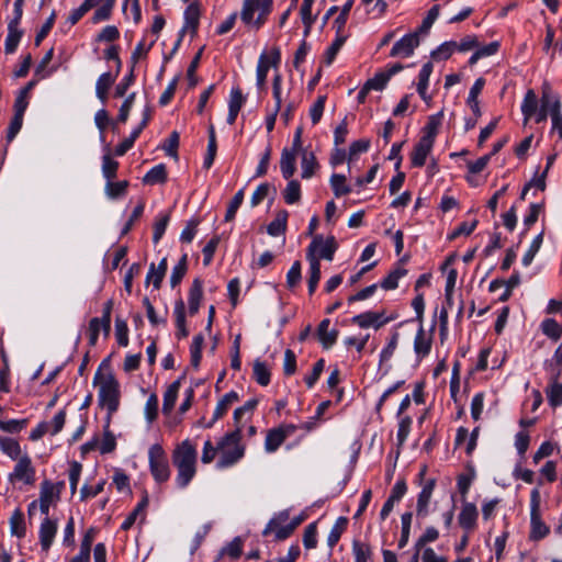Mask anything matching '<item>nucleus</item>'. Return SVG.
Here are the masks:
<instances>
[{"label":"nucleus","mask_w":562,"mask_h":562,"mask_svg":"<svg viewBox=\"0 0 562 562\" xmlns=\"http://www.w3.org/2000/svg\"><path fill=\"white\" fill-rule=\"evenodd\" d=\"M11 535L22 539L26 535V526L24 515L21 509L16 508L9 520Z\"/></svg>","instance_id":"obj_32"},{"label":"nucleus","mask_w":562,"mask_h":562,"mask_svg":"<svg viewBox=\"0 0 562 562\" xmlns=\"http://www.w3.org/2000/svg\"><path fill=\"white\" fill-rule=\"evenodd\" d=\"M540 504H541L540 491H539V488H533L530 492L529 539L531 541L542 540L550 533V527L542 519Z\"/></svg>","instance_id":"obj_6"},{"label":"nucleus","mask_w":562,"mask_h":562,"mask_svg":"<svg viewBox=\"0 0 562 562\" xmlns=\"http://www.w3.org/2000/svg\"><path fill=\"white\" fill-rule=\"evenodd\" d=\"M217 443L220 457L216 468L220 470L237 464L245 456L246 447L241 442V426H237L233 431L225 434Z\"/></svg>","instance_id":"obj_3"},{"label":"nucleus","mask_w":562,"mask_h":562,"mask_svg":"<svg viewBox=\"0 0 562 562\" xmlns=\"http://www.w3.org/2000/svg\"><path fill=\"white\" fill-rule=\"evenodd\" d=\"M310 262V277H308V293L312 295L321 280V263L316 259H312Z\"/></svg>","instance_id":"obj_54"},{"label":"nucleus","mask_w":562,"mask_h":562,"mask_svg":"<svg viewBox=\"0 0 562 562\" xmlns=\"http://www.w3.org/2000/svg\"><path fill=\"white\" fill-rule=\"evenodd\" d=\"M273 0H244L240 20L250 30L258 31L272 10Z\"/></svg>","instance_id":"obj_4"},{"label":"nucleus","mask_w":562,"mask_h":562,"mask_svg":"<svg viewBox=\"0 0 562 562\" xmlns=\"http://www.w3.org/2000/svg\"><path fill=\"white\" fill-rule=\"evenodd\" d=\"M167 180V170L165 165L159 164L153 167L143 178L146 184L164 183Z\"/></svg>","instance_id":"obj_41"},{"label":"nucleus","mask_w":562,"mask_h":562,"mask_svg":"<svg viewBox=\"0 0 562 562\" xmlns=\"http://www.w3.org/2000/svg\"><path fill=\"white\" fill-rule=\"evenodd\" d=\"M22 37V31L19 30L16 21H10L8 24V35L4 43V50L7 54H13Z\"/></svg>","instance_id":"obj_28"},{"label":"nucleus","mask_w":562,"mask_h":562,"mask_svg":"<svg viewBox=\"0 0 562 562\" xmlns=\"http://www.w3.org/2000/svg\"><path fill=\"white\" fill-rule=\"evenodd\" d=\"M200 19V9L196 3H191L184 11V26L182 32L190 30L192 34L196 33Z\"/></svg>","instance_id":"obj_35"},{"label":"nucleus","mask_w":562,"mask_h":562,"mask_svg":"<svg viewBox=\"0 0 562 562\" xmlns=\"http://www.w3.org/2000/svg\"><path fill=\"white\" fill-rule=\"evenodd\" d=\"M330 186L336 198L347 195L351 192V188L346 184V176L340 173L331 175Z\"/></svg>","instance_id":"obj_45"},{"label":"nucleus","mask_w":562,"mask_h":562,"mask_svg":"<svg viewBox=\"0 0 562 562\" xmlns=\"http://www.w3.org/2000/svg\"><path fill=\"white\" fill-rule=\"evenodd\" d=\"M546 370L549 375L553 374L554 370H559V375L562 373V344L555 349L551 360L544 363Z\"/></svg>","instance_id":"obj_64"},{"label":"nucleus","mask_w":562,"mask_h":562,"mask_svg":"<svg viewBox=\"0 0 562 562\" xmlns=\"http://www.w3.org/2000/svg\"><path fill=\"white\" fill-rule=\"evenodd\" d=\"M436 486V481L434 479H430L426 481L423 486L422 491L418 494L417 497V505H416V514L418 517H426L429 514V503L434 493Z\"/></svg>","instance_id":"obj_15"},{"label":"nucleus","mask_w":562,"mask_h":562,"mask_svg":"<svg viewBox=\"0 0 562 562\" xmlns=\"http://www.w3.org/2000/svg\"><path fill=\"white\" fill-rule=\"evenodd\" d=\"M169 215L168 214H159L154 223V233H153V241L154 244H158L159 240L162 238L166 228L169 223Z\"/></svg>","instance_id":"obj_60"},{"label":"nucleus","mask_w":562,"mask_h":562,"mask_svg":"<svg viewBox=\"0 0 562 562\" xmlns=\"http://www.w3.org/2000/svg\"><path fill=\"white\" fill-rule=\"evenodd\" d=\"M286 221H288V212L280 211L276 218L269 223L267 227V232L271 236H280L285 233L286 229Z\"/></svg>","instance_id":"obj_40"},{"label":"nucleus","mask_w":562,"mask_h":562,"mask_svg":"<svg viewBox=\"0 0 562 562\" xmlns=\"http://www.w3.org/2000/svg\"><path fill=\"white\" fill-rule=\"evenodd\" d=\"M3 367L0 368V392L9 393L11 390L10 367L5 352L1 351Z\"/></svg>","instance_id":"obj_53"},{"label":"nucleus","mask_w":562,"mask_h":562,"mask_svg":"<svg viewBox=\"0 0 562 562\" xmlns=\"http://www.w3.org/2000/svg\"><path fill=\"white\" fill-rule=\"evenodd\" d=\"M542 333L558 341L562 337V326L553 318H547L541 323Z\"/></svg>","instance_id":"obj_48"},{"label":"nucleus","mask_w":562,"mask_h":562,"mask_svg":"<svg viewBox=\"0 0 562 562\" xmlns=\"http://www.w3.org/2000/svg\"><path fill=\"white\" fill-rule=\"evenodd\" d=\"M143 131L139 130L137 126L131 132L130 136L125 138L123 142H121L115 147V155L116 156H124L134 145L135 140L138 138Z\"/></svg>","instance_id":"obj_58"},{"label":"nucleus","mask_w":562,"mask_h":562,"mask_svg":"<svg viewBox=\"0 0 562 562\" xmlns=\"http://www.w3.org/2000/svg\"><path fill=\"white\" fill-rule=\"evenodd\" d=\"M560 376L559 370H554L553 374L549 375V384L544 390L548 403L553 408L562 405V383L559 382Z\"/></svg>","instance_id":"obj_16"},{"label":"nucleus","mask_w":562,"mask_h":562,"mask_svg":"<svg viewBox=\"0 0 562 562\" xmlns=\"http://www.w3.org/2000/svg\"><path fill=\"white\" fill-rule=\"evenodd\" d=\"M114 80H115V77L109 71L103 72L98 78L97 83H95V94L102 103H104L106 101L108 91H109L110 87L113 85Z\"/></svg>","instance_id":"obj_33"},{"label":"nucleus","mask_w":562,"mask_h":562,"mask_svg":"<svg viewBox=\"0 0 562 562\" xmlns=\"http://www.w3.org/2000/svg\"><path fill=\"white\" fill-rule=\"evenodd\" d=\"M216 454H218V443L214 445L210 439L205 440L202 448L201 462L210 464L214 461Z\"/></svg>","instance_id":"obj_62"},{"label":"nucleus","mask_w":562,"mask_h":562,"mask_svg":"<svg viewBox=\"0 0 562 562\" xmlns=\"http://www.w3.org/2000/svg\"><path fill=\"white\" fill-rule=\"evenodd\" d=\"M175 322L177 327L176 336L178 339L186 338L189 335V330L186 325V305L184 302L179 299L175 303L173 307Z\"/></svg>","instance_id":"obj_23"},{"label":"nucleus","mask_w":562,"mask_h":562,"mask_svg":"<svg viewBox=\"0 0 562 562\" xmlns=\"http://www.w3.org/2000/svg\"><path fill=\"white\" fill-rule=\"evenodd\" d=\"M64 487V481L53 483L48 480H44L41 483L40 498L53 505L59 501Z\"/></svg>","instance_id":"obj_17"},{"label":"nucleus","mask_w":562,"mask_h":562,"mask_svg":"<svg viewBox=\"0 0 562 562\" xmlns=\"http://www.w3.org/2000/svg\"><path fill=\"white\" fill-rule=\"evenodd\" d=\"M180 390V380L172 382L166 390L164 394V403H162V412L165 414H170L175 407L178 393Z\"/></svg>","instance_id":"obj_36"},{"label":"nucleus","mask_w":562,"mask_h":562,"mask_svg":"<svg viewBox=\"0 0 562 562\" xmlns=\"http://www.w3.org/2000/svg\"><path fill=\"white\" fill-rule=\"evenodd\" d=\"M434 70L432 63L428 61L423 65L419 74H418V82H417V92L424 101H429L430 97L427 94V89L429 86V77Z\"/></svg>","instance_id":"obj_25"},{"label":"nucleus","mask_w":562,"mask_h":562,"mask_svg":"<svg viewBox=\"0 0 562 562\" xmlns=\"http://www.w3.org/2000/svg\"><path fill=\"white\" fill-rule=\"evenodd\" d=\"M203 296V284L199 279L193 280L192 285L189 291L188 304H189V313L194 315L198 313L200 308V303Z\"/></svg>","instance_id":"obj_27"},{"label":"nucleus","mask_w":562,"mask_h":562,"mask_svg":"<svg viewBox=\"0 0 562 562\" xmlns=\"http://www.w3.org/2000/svg\"><path fill=\"white\" fill-rule=\"evenodd\" d=\"M313 3L303 1L300 10L301 19L304 24V35L307 36L316 20V15L312 14Z\"/></svg>","instance_id":"obj_50"},{"label":"nucleus","mask_w":562,"mask_h":562,"mask_svg":"<svg viewBox=\"0 0 562 562\" xmlns=\"http://www.w3.org/2000/svg\"><path fill=\"white\" fill-rule=\"evenodd\" d=\"M0 450L3 454L14 461L23 458L24 454V452H22L20 442L11 437L0 436Z\"/></svg>","instance_id":"obj_24"},{"label":"nucleus","mask_w":562,"mask_h":562,"mask_svg":"<svg viewBox=\"0 0 562 562\" xmlns=\"http://www.w3.org/2000/svg\"><path fill=\"white\" fill-rule=\"evenodd\" d=\"M330 321L323 319L317 328L318 339L325 348H330L337 340L338 331L336 329L329 330Z\"/></svg>","instance_id":"obj_29"},{"label":"nucleus","mask_w":562,"mask_h":562,"mask_svg":"<svg viewBox=\"0 0 562 562\" xmlns=\"http://www.w3.org/2000/svg\"><path fill=\"white\" fill-rule=\"evenodd\" d=\"M387 82H389L387 76L384 75L383 71H379L372 78L368 79L366 81L364 86L370 91H372V90L381 91V90H383L385 88Z\"/></svg>","instance_id":"obj_63"},{"label":"nucleus","mask_w":562,"mask_h":562,"mask_svg":"<svg viewBox=\"0 0 562 562\" xmlns=\"http://www.w3.org/2000/svg\"><path fill=\"white\" fill-rule=\"evenodd\" d=\"M542 241H543V232H541L540 234H538L531 241L528 250L525 252L522 259H521V263L525 266V267H528L536 254L539 251V249L541 248V245H542Z\"/></svg>","instance_id":"obj_52"},{"label":"nucleus","mask_w":562,"mask_h":562,"mask_svg":"<svg viewBox=\"0 0 562 562\" xmlns=\"http://www.w3.org/2000/svg\"><path fill=\"white\" fill-rule=\"evenodd\" d=\"M442 117H443L442 111H440L434 115H430L428 117V122H427L426 126L424 127V135L422 136V138L428 139L431 143H435L436 136L439 131V126L441 125V122H442Z\"/></svg>","instance_id":"obj_34"},{"label":"nucleus","mask_w":562,"mask_h":562,"mask_svg":"<svg viewBox=\"0 0 562 562\" xmlns=\"http://www.w3.org/2000/svg\"><path fill=\"white\" fill-rule=\"evenodd\" d=\"M171 462L176 469L175 484L184 490L198 473V450L195 443L184 439L177 443L171 452Z\"/></svg>","instance_id":"obj_1"},{"label":"nucleus","mask_w":562,"mask_h":562,"mask_svg":"<svg viewBox=\"0 0 562 562\" xmlns=\"http://www.w3.org/2000/svg\"><path fill=\"white\" fill-rule=\"evenodd\" d=\"M8 480L13 485L23 484L32 486L35 484L36 469L27 452H24L23 458L16 460L13 470L8 474Z\"/></svg>","instance_id":"obj_7"},{"label":"nucleus","mask_w":562,"mask_h":562,"mask_svg":"<svg viewBox=\"0 0 562 562\" xmlns=\"http://www.w3.org/2000/svg\"><path fill=\"white\" fill-rule=\"evenodd\" d=\"M187 255H183L179 262L172 268L170 276V285L171 288H176L184 277L187 272Z\"/></svg>","instance_id":"obj_56"},{"label":"nucleus","mask_w":562,"mask_h":562,"mask_svg":"<svg viewBox=\"0 0 562 562\" xmlns=\"http://www.w3.org/2000/svg\"><path fill=\"white\" fill-rule=\"evenodd\" d=\"M387 322L389 318H382V314L376 312H366L352 317V323L357 324L361 328H379Z\"/></svg>","instance_id":"obj_21"},{"label":"nucleus","mask_w":562,"mask_h":562,"mask_svg":"<svg viewBox=\"0 0 562 562\" xmlns=\"http://www.w3.org/2000/svg\"><path fill=\"white\" fill-rule=\"evenodd\" d=\"M432 146L434 143L420 137L411 155L412 166L418 168L423 167L426 162L427 156L430 154L432 149Z\"/></svg>","instance_id":"obj_20"},{"label":"nucleus","mask_w":562,"mask_h":562,"mask_svg":"<svg viewBox=\"0 0 562 562\" xmlns=\"http://www.w3.org/2000/svg\"><path fill=\"white\" fill-rule=\"evenodd\" d=\"M148 506V497L145 495L136 507L128 514L121 525V529L128 530L136 521L137 517L142 515V519L145 518V509Z\"/></svg>","instance_id":"obj_37"},{"label":"nucleus","mask_w":562,"mask_h":562,"mask_svg":"<svg viewBox=\"0 0 562 562\" xmlns=\"http://www.w3.org/2000/svg\"><path fill=\"white\" fill-rule=\"evenodd\" d=\"M296 430L292 424H282L267 431L265 439V451L267 453L276 452L286 438L291 437Z\"/></svg>","instance_id":"obj_11"},{"label":"nucleus","mask_w":562,"mask_h":562,"mask_svg":"<svg viewBox=\"0 0 562 562\" xmlns=\"http://www.w3.org/2000/svg\"><path fill=\"white\" fill-rule=\"evenodd\" d=\"M289 519V512L283 510L276 515L273 518L269 520L267 526L265 527L262 535L269 536L270 533H274V539L278 541L285 540L289 538L293 531L295 530V525L286 524Z\"/></svg>","instance_id":"obj_10"},{"label":"nucleus","mask_w":562,"mask_h":562,"mask_svg":"<svg viewBox=\"0 0 562 562\" xmlns=\"http://www.w3.org/2000/svg\"><path fill=\"white\" fill-rule=\"evenodd\" d=\"M216 149H217V146H216L215 130H214L213 125H210L207 153H206V156H205L204 162H203V165L206 169L211 168V166L213 165V161H214V158L216 155Z\"/></svg>","instance_id":"obj_51"},{"label":"nucleus","mask_w":562,"mask_h":562,"mask_svg":"<svg viewBox=\"0 0 562 562\" xmlns=\"http://www.w3.org/2000/svg\"><path fill=\"white\" fill-rule=\"evenodd\" d=\"M456 50L457 42H445L431 52V58L435 60H447Z\"/></svg>","instance_id":"obj_49"},{"label":"nucleus","mask_w":562,"mask_h":562,"mask_svg":"<svg viewBox=\"0 0 562 562\" xmlns=\"http://www.w3.org/2000/svg\"><path fill=\"white\" fill-rule=\"evenodd\" d=\"M128 188V181L122 180L114 182L113 180L106 181L104 187L105 195L111 199L115 200L117 198H121L126 194V190Z\"/></svg>","instance_id":"obj_39"},{"label":"nucleus","mask_w":562,"mask_h":562,"mask_svg":"<svg viewBox=\"0 0 562 562\" xmlns=\"http://www.w3.org/2000/svg\"><path fill=\"white\" fill-rule=\"evenodd\" d=\"M57 532V522L49 518H45L38 530L40 544L43 551H48L52 547Z\"/></svg>","instance_id":"obj_18"},{"label":"nucleus","mask_w":562,"mask_h":562,"mask_svg":"<svg viewBox=\"0 0 562 562\" xmlns=\"http://www.w3.org/2000/svg\"><path fill=\"white\" fill-rule=\"evenodd\" d=\"M407 274V270L403 267H397L392 270L386 278H384L380 286L384 290H394L398 286V281Z\"/></svg>","instance_id":"obj_42"},{"label":"nucleus","mask_w":562,"mask_h":562,"mask_svg":"<svg viewBox=\"0 0 562 562\" xmlns=\"http://www.w3.org/2000/svg\"><path fill=\"white\" fill-rule=\"evenodd\" d=\"M296 153L290 151L289 148H284L281 154L280 169L284 179L289 180L295 172V160Z\"/></svg>","instance_id":"obj_30"},{"label":"nucleus","mask_w":562,"mask_h":562,"mask_svg":"<svg viewBox=\"0 0 562 562\" xmlns=\"http://www.w3.org/2000/svg\"><path fill=\"white\" fill-rule=\"evenodd\" d=\"M279 61L280 50L278 48H274L271 52V57H269L266 53L260 55L256 69L257 86L259 88L265 86L269 68L271 66H276Z\"/></svg>","instance_id":"obj_13"},{"label":"nucleus","mask_w":562,"mask_h":562,"mask_svg":"<svg viewBox=\"0 0 562 562\" xmlns=\"http://www.w3.org/2000/svg\"><path fill=\"white\" fill-rule=\"evenodd\" d=\"M27 426V419H0V429L9 434H18Z\"/></svg>","instance_id":"obj_61"},{"label":"nucleus","mask_w":562,"mask_h":562,"mask_svg":"<svg viewBox=\"0 0 562 562\" xmlns=\"http://www.w3.org/2000/svg\"><path fill=\"white\" fill-rule=\"evenodd\" d=\"M283 199L286 204H295L301 200V184L297 180H289L284 188Z\"/></svg>","instance_id":"obj_44"},{"label":"nucleus","mask_w":562,"mask_h":562,"mask_svg":"<svg viewBox=\"0 0 562 562\" xmlns=\"http://www.w3.org/2000/svg\"><path fill=\"white\" fill-rule=\"evenodd\" d=\"M348 520L345 517H339L335 525L331 527L328 537H327V544L329 548H334L337 542L339 541L342 532L345 531L347 527Z\"/></svg>","instance_id":"obj_46"},{"label":"nucleus","mask_w":562,"mask_h":562,"mask_svg":"<svg viewBox=\"0 0 562 562\" xmlns=\"http://www.w3.org/2000/svg\"><path fill=\"white\" fill-rule=\"evenodd\" d=\"M352 554L355 562H369L372 558V550L368 543L355 540L352 542Z\"/></svg>","instance_id":"obj_47"},{"label":"nucleus","mask_w":562,"mask_h":562,"mask_svg":"<svg viewBox=\"0 0 562 562\" xmlns=\"http://www.w3.org/2000/svg\"><path fill=\"white\" fill-rule=\"evenodd\" d=\"M555 111H561L560 99L555 93L551 91L549 85H544L542 87L540 105L538 106L537 112L532 119L536 121V123H542L547 121V117L550 114L552 121L553 113Z\"/></svg>","instance_id":"obj_9"},{"label":"nucleus","mask_w":562,"mask_h":562,"mask_svg":"<svg viewBox=\"0 0 562 562\" xmlns=\"http://www.w3.org/2000/svg\"><path fill=\"white\" fill-rule=\"evenodd\" d=\"M149 471L156 483L169 481L171 470L165 449L160 443H154L148 449Z\"/></svg>","instance_id":"obj_5"},{"label":"nucleus","mask_w":562,"mask_h":562,"mask_svg":"<svg viewBox=\"0 0 562 562\" xmlns=\"http://www.w3.org/2000/svg\"><path fill=\"white\" fill-rule=\"evenodd\" d=\"M101 330L105 333L104 321L98 317L91 318L88 327L90 346H95Z\"/></svg>","instance_id":"obj_55"},{"label":"nucleus","mask_w":562,"mask_h":562,"mask_svg":"<svg viewBox=\"0 0 562 562\" xmlns=\"http://www.w3.org/2000/svg\"><path fill=\"white\" fill-rule=\"evenodd\" d=\"M539 105L540 104L536 92L529 89L526 92L520 106L525 123L532 119Z\"/></svg>","instance_id":"obj_26"},{"label":"nucleus","mask_w":562,"mask_h":562,"mask_svg":"<svg viewBox=\"0 0 562 562\" xmlns=\"http://www.w3.org/2000/svg\"><path fill=\"white\" fill-rule=\"evenodd\" d=\"M419 32H412L404 35L393 45L390 56L391 57H401L407 58L414 54L415 48H417L420 44Z\"/></svg>","instance_id":"obj_12"},{"label":"nucleus","mask_w":562,"mask_h":562,"mask_svg":"<svg viewBox=\"0 0 562 562\" xmlns=\"http://www.w3.org/2000/svg\"><path fill=\"white\" fill-rule=\"evenodd\" d=\"M252 374L258 384L267 386L270 383L271 373L265 362L256 360L254 362Z\"/></svg>","instance_id":"obj_43"},{"label":"nucleus","mask_w":562,"mask_h":562,"mask_svg":"<svg viewBox=\"0 0 562 562\" xmlns=\"http://www.w3.org/2000/svg\"><path fill=\"white\" fill-rule=\"evenodd\" d=\"M115 337L117 344L122 347H126L130 342L127 323L120 317L115 319Z\"/></svg>","instance_id":"obj_59"},{"label":"nucleus","mask_w":562,"mask_h":562,"mask_svg":"<svg viewBox=\"0 0 562 562\" xmlns=\"http://www.w3.org/2000/svg\"><path fill=\"white\" fill-rule=\"evenodd\" d=\"M238 394L235 391L226 393L216 404L213 412L212 422L209 424L211 427L216 420L222 418L231 408V406L238 401Z\"/></svg>","instance_id":"obj_22"},{"label":"nucleus","mask_w":562,"mask_h":562,"mask_svg":"<svg viewBox=\"0 0 562 562\" xmlns=\"http://www.w3.org/2000/svg\"><path fill=\"white\" fill-rule=\"evenodd\" d=\"M432 345V337L427 334L424 329L423 324H419V328L414 339V352L416 357L422 359L430 353Z\"/></svg>","instance_id":"obj_19"},{"label":"nucleus","mask_w":562,"mask_h":562,"mask_svg":"<svg viewBox=\"0 0 562 562\" xmlns=\"http://www.w3.org/2000/svg\"><path fill=\"white\" fill-rule=\"evenodd\" d=\"M93 385L99 387L98 404L100 407L106 409L108 419L110 420L120 406V383L113 373H101L100 370H98L93 378Z\"/></svg>","instance_id":"obj_2"},{"label":"nucleus","mask_w":562,"mask_h":562,"mask_svg":"<svg viewBox=\"0 0 562 562\" xmlns=\"http://www.w3.org/2000/svg\"><path fill=\"white\" fill-rule=\"evenodd\" d=\"M337 248L338 245L334 236L324 239L322 235H316L307 247L306 259L308 261L316 259L318 262L321 259L331 261Z\"/></svg>","instance_id":"obj_8"},{"label":"nucleus","mask_w":562,"mask_h":562,"mask_svg":"<svg viewBox=\"0 0 562 562\" xmlns=\"http://www.w3.org/2000/svg\"><path fill=\"white\" fill-rule=\"evenodd\" d=\"M119 161L112 158L109 150L102 156V176L106 181L114 180L116 178Z\"/></svg>","instance_id":"obj_38"},{"label":"nucleus","mask_w":562,"mask_h":562,"mask_svg":"<svg viewBox=\"0 0 562 562\" xmlns=\"http://www.w3.org/2000/svg\"><path fill=\"white\" fill-rule=\"evenodd\" d=\"M477 517L479 512L475 504L467 502L462 505L458 521L464 531L471 532L476 528Z\"/></svg>","instance_id":"obj_14"},{"label":"nucleus","mask_w":562,"mask_h":562,"mask_svg":"<svg viewBox=\"0 0 562 562\" xmlns=\"http://www.w3.org/2000/svg\"><path fill=\"white\" fill-rule=\"evenodd\" d=\"M301 168V177L303 179H310L314 176L316 169L318 168V164L313 151H308L307 149L302 150Z\"/></svg>","instance_id":"obj_31"},{"label":"nucleus","mask_w":562,"mask_h":562,"mask_svg":"<svg viewBox=\"0 0 562 562\" xmlns=\"http://www.w3.org/2000/svg\"><path fill=\"white\" fill-rule=\"evenodd\" d=\"M543 211V203H531L528 213L524 217L525 234L537 221L540 213Z\"/></svg>","instance_id":"obj_57"}]
</instances>
